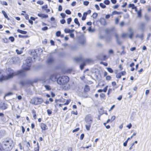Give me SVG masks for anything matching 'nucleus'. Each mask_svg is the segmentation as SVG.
<instances>
[{
	"label": "nucleus",
	"instance_id": "obj_1",
	"mask_svg": "<svg viewBox=\"0 0 151 151\" xmlns=\"http://www.w3.org/2000/svg\"><path fill=\"white\" fill-rule=\"evenodd\" d=\"M69 80V78L67 76H60L58 78L57 83L60 85H65L68 83Z\"/></svg>",
	"mask_w": 151,
	"mask_h": 151
},
{
	"label": "nucleus",
	"instance_id": "obj_2",
	"mask_svg": "<svg viewBox=\"0 0 151 151\" xmlns=\"http://www.w3.org/2000/svg\"><path fill=\"white\" fill-rule=\"evenodd\" d=\"M32 61V58L30 57H28L25 60V63H23L22 66V69L26 70H29L31 66Z\"/></svg>",
	"mask_w": 151,
	"mask_h": 151
},
{
	"label": "nucleus",
	"instance_id": "obj_3",
	"mask_svg": "<svg viewBox=\"0 0 151 151\" xmlns=\"http://www.w3.org/2000/svg\"><path fill=\"white\" fill-rule=\"evenodd\" d=\"M7 74V79H9L10 78H13L14 76H15L16 72H14V70L10 68H8L6 71Z\"/></svg>",
	"mask_w": 151,
	"mask_h": 151
},
{
	"label": "nucleus",
	"instance_id": "obj_4",
	"mask_svg": "<svg viewBox=\"0 0 151 151\" xmlns=\"http://www.w3.org/2000/svg\"><path fill=\"white\" fill-rule=\"evenodd\" d=\"M2 145L4 146H10L8 148L10 149L14 146L13 140L11 139L5 140L3 141Z\"/></svg>",
	"mask_w": 151,
	"mask_h": 151
},
{
	"label": "nucleus",
	"instance_id": "obj_5",
	"mask_svg": "<svg viewBox=\"0 0 151 151\" xmlns=\"http://www.w3.org/2000/svg\"><path fill=\"white\" fill-rule=\"evenodd\" d=\"M85 121L88 124H91L93 122V118L91 115L88 114L85 117Z\"/></svg>",
	"mask_w": 151,
	"mask_h": 151
},
{
	"label": "nucleus",
	"instance_id": "obj_6",
	"mask_svg": "<svg viewBox=\"0 0 151 151\" xmlns=\"http://www.w3.org/2000/svg\"><path fill=\"white\" fill-rule=\"evenodd\" d=\"M22 70H18L16 72L15 76H18L20 77H24L25 76V72Z\"/></svg>",
	"mask_w": 151,
	"mask_h": 151
},
{
	"label": "nucleus",
	"instance_id": "obj_7",
	"mask_svg": "<svg viewBox=\"0 0 151 151\" xmlns=\"http://www.w3.org/2000/svg\"><path fill=\"white\" fill-rule=\"evenodd\" d=\"M30 54L32 56L33 59H34L38 56L37 51H36L35 50H32L30 52Z\"/></svg>",
	"mask_w": 151,
	"mask_h": 151
},
{
	"label": "nucleus",
	"instance_id": "obj_8",
	"mask_svg": "<svg viewBox=\"0 0 151 151\" xmlns=\"http://www.w3.org/2000/svg\"><path fill=\"white\" fill-rule=\"evenodd\" d=\"M36 101V105L41 104L43 101V100L41 98L35 97Z\"/></svg>",
	"mask_w": 151,
	"mask_h": 151
},
{
	"label": "nucleus",
	"instance_id": "obj_9",
	"mask_svg": "<svg viewBox=\"0 0 151 151\" xmlns=\"http://www.w3.org/2000/svg\"><path fill=\"white\" fill-rule=\"evenodd\" d=\"M54 62V60L52 56H50L47 60V63L48 64H50Z\"/></svg>",
	"mask_w": 151,
	"mask_h": 151
},
{
	"label": "nucleus",
	"instance_id": "obj_10",
	"mask_svg": "<svg viewBox=\"0 0 151 151\" xmlns=\"http://www.w3.org/2000/svg\"><path fill=\"white\" fill-rule=\"evenodd\" d=\"M37 16L42 19H46L48 17V16L47 14L42 13H38L37 14Z\"/></svg>",
	"mask_w": 151,
	"mask_h": 151
},
{
	"label": "nucleus",
	"instance_id": "obj_11",
	"mask_svg": "<svg viewBox=\"0 0 151 151\" xmlns=\"http://www.w3.org/2000/svg\"><path fill=\"white\" fill-rule=\"evenodd\" d=\"M115 29L114 27H112L109 29H106L105 30V32L106 34H109L113 32Z\"/></svg>",
	"mask_w": 151,
	"mask_h": 151
},
{
	"label": "nucleus",
	"instance_id": "obj_12",
	"mask_svg": "<svg viewBox=\"0 0 151 151\" xmlns=\"http://www.w3.org/2000/svg\"><path fill=\"white\" fill-rule=\"evenodd\" d=\"M114 35L115 37L116 40L117 44L119 45H121L122 44V42L121 41H119V35L117 33H115Z\"/></svg>",
	"mask_w": 151,
	"mask_h": 151
},
{
	"label": "nucleus",
	"instance_id": "obj_13",
	"mask_svg": "<svg viewBox=\"0 0 151 151\" xmlns=\"http://www.w3.org/2000/svg\"><path fill=\"white\" fill-rule=\"evenodd\" d=\"M99 21L102 25L104 26L107 24L104 18H101Z\"/></svg>",
	"mask_w": 151,
	"mask_h": 151
},
{
	"label": "nucleus",
	"instance_id": "obj_14",
	"mask_svg": "<svg viewBox=\"0 0 151 151\" xmlns=\"http://www.w3.org/2000/svg\"><path fill=\"white\" fill-rule=\"evenodd\" d=\"M29 81L27 80L25 81H21L19 82V84L22 86H24L26 85L29 84L28 83Z\"/></svg>",
	"mask_w": 151,
	"mask_h": 151
},
{
	"label": "nucleus",
	"instance_id": "obj_15",
	"mask_svg": "<svg viewBox=\"0 0 151 151\" xmlns=\"http://www.w3.org/2000/svg\"><path fill=\"white\" fill-rule=\"evenodd\" d=\"M57 78L56 76L54 74L51 75L49 78L52 81H56L57 82Z\"/></svg>",
	"mask_w": 151,
	"mask_h": 151
},
{
	"label": "nucleus",
	"instance_id": "obj_16",
	"mask_svg": "<svg viewBox=\"0 0 151 151\" xmlns=\"http://www.w3.org/2000/svg\"><path fill=\"white\" fill-rule=\"evenodd\" d=\"M146 24V23L145 22L140 24L139 28L142 32H144L145 30V27Z\"/></svg>",
	"mask_w": 151,
	"mask_h": 151
},
{
	"label": "nucleus",
	"instance_id": "obj_17",
	"mask_svg": "<svg viewBox=\"0 0 151 151\" xmlns=\"http://www.w3.org/2000/svg\"><path fill=\"white\" fill-rule=\"evenodd\" d=\"M40 127L42 130H45L48 129L47 125L43 123H41Z\"/></svg>",
	"mask_w": 151,
	"mask_h": 151
},
{
	"label": "nucleus",
	"instance_id": "obj_18",
	"mask_svg": "<svg viewBox=\"0 0 151 151\" xmlns=\"http://www.w3.org/2000/svg\"><path fill=\"white\" fill-rule=\"evenodd\" d=\"M89 86L88 85H85L84 89L83 91L84 93H86L90 91Z\"/></svg>",
	"mask_w": 151,
	"mask_h": 151
},
{
	"label": "nucleus",
	"instance_id": "obj_19",
	"mask_svg": "<svg viewBox=\"0 0 151 151\" xmlns=\"http://www.w3.org/2000/svg\"><path fill=\"white\" fill-rule=\"evenodd\" d=\"M74 60L76 62H79L80 61H84V59L81 57H79L75 58Z\"/></svg>",
	"mask_w": 151,
	"mask_h": 151
},
{
	"label": "nucleus",
	"instance_id": "obj_20",
	"mask_svg": "<svg viewBox=\"0 0 151 151\" xmlns=\"http://www.w3.org/2000/svg\"><path fill=\"white\" fill-rule=\"evenodd\" d=\"M8 105L4 103L1 104V109L2 110H5L7 108Z\"/></svg>",
	"mask_w": 151,
	"mask_h": 151
},
{
	"label": "nucleus",
	"instance_id": "obj_21",
	"mask_svg": "<svg viewBox=\"0 0 151 151\" xmlns=\"http://www.w3.org/2000/svg\"><path fill=\"white\" fill-rule=\"evenodd\" d=\"M1 12L3 14L5 18H6L7 19V20H10V18L8 17L7 14L4 11L2 10Z\"/></svg>",
	"mask_w": 151,
	"mask_h": 151
},
{
	"label": "nucleus",
	"instance_id": "obj_22",
	"mask_svg": "<svg viewBox=\"0 0 151 151\" xmlns=\"http://www.w3.org/2000/svg\"><path fill=\"white\" fill-rule=\"evenodd\" d=\"M17 31L18 33H20L22 34H26L27 33V32L23 30L19 29H18L17 30Z\"/></svg>",
	"mask_w": 151,
	"mask_h": 151
},
{
	"label": "nucleus",
	"instance_id": "obj_23",
	"mask_svg": "<svg viewBox=\"0 0 151 151\" xmlns=\"http://www.w3.org/2000/svg\"><path fill=\"white\" fill-rule=\"evenodd\" d=\"M6 79H7L6 76H4L3 75H2L0 77V81L1 82Z\"/></svg>",
	"mask_w": 151,
	"mask_h": 151
},
{
	"label": "nucleus",
	"instance_id": "obj_24",
	"mask_svg": "<svg viewBox=\"0 0 151 151\" xmlns=\"http://www.w3.org/2000/svg\"><path fill=\"white\" fill-rule=\"evenodd\" d=\"M3 147H4L5 149V150L6 151H10L11 150H12L13 147H12L10 149L8 148L10 146H4L3 145Z\"/></svg>",
	"mask_w": 151,
	"mask_h": 151
},
{
	"label": "nucleus",
	"instance_id": "obj_25",
	"mask_svg": "<svg viewBox=\"0 0 151 151\" xmlns=\"http://www.w3.org/2000/svg\"><path fill=\"white\" fill-rule=\"evenodd\" d=\"M74 22L76 24H77L78 25V27H79V26H80V23L78 20V18H75L74 19Z\"/></svg>",
	"mask_w": 151,
	"mask_h": 151
},
{
	"label": "nucleus",
	"instance_id": "obj_26",
	"mask_svg": "<svg viewBox=\"0 0 151 151\" xmlns=\"http://www.w3.org/2000/svg\"><path fill=\"white\" fill-rule=\"evenodd\" d=\"M128 7L129 8H131L132 9H135L134 7L136 8V6H135L134 4H130L128 6Z\"/></svg>",
	"mask_w": 151,
	"mask_h": 151
},
{
	"label": "nucleus",
	"instance_id": "obj_27",
	"mask_svg": "<svg viewBox=\"0 0 151 151\" xmlns=\"http://www.w3.org/2000/svg\"><path fill=\"white\" fill-rule=\"evenodd\" d=\"M137 14L138 17L139 18H141L142 17V9H140L139 11H137Z\"/></svg>",
	"mask_w": 151,
	"mask_h": 151
},
{
	"label": "nucleus",
	"instance_id": "obj_28",
	"mask_svg": "<svg viewBox=\"0 0 151 151\" xmlns=\"http://www.w3.org/2000/svg\"><path fill=\"white\" fill-rule=\"evenodd\" d=\"M87 15V14H86V13L84 12L83 14V16L81 18L82 20L83 21L85 20Z\"/></svg>",
	"mask_w": 151,
	"mask_h": 151
},
{
	"label": "nucleus",
	"instance_id": "obj_29",
	"mask_svg": "<svg viewBox=\"0 0 151 151\" xmlns=\"http://www.w3.org/2000/svg\"><path fill=\"white\" fill-rule=\"evenodd\" d=\"M37 147H35L34 148V150L35 151H39V148L40 146L39 143L37 142Z\"/></svg>",
	"mask_w": 151,
	"mask_h": 151
},
{
	"label": "nucleus",
	"instance_id": "obj_30",
	"mask_svg": "<svg viewBox=\"0 0 151 151\" xmlns=\"http://www.w3.org/2000/svg\"><path fill=\"white\" fill-rule=\"evenodd\" d=\"M130 139H131L130 137L128 138L125 141V142L123 143V145L124 146H127L128 141H129V140Z\"/></svg>",
	"mask_w": 151,
	"mask_h": 151
},
{
	"label": "nucleus",
	"instance_id": "obj_31",
	"mask_svg": "<svg viewBox=\"0 0 151 151\" xmlns=\"http://www.w3.org/2000/svg\"><path fill=\"white\" fill-rule=\"evenodd\" d=\"M30 103L32 104L36 105V101L35 97L33 98L32 99H31Z\"/></svg>",
	"mask_w": 151,
	"mask_h": 151
},
{
	"label": "nucleus",
	"instance_id": "obj_32",
	"mask_svg": "<svg viewBox=\"0 0 151 151\" xmlns=\"http://www.w3.org/2000/svg\"><path fill=\"white\" fill-rule=\"evenodd\" d=\"M29 81L28 83H29V84L32 85L34 83H36L37 82V80H34L33 81H31L29 80Z\"/></svg>",
	"mask_w": 151,
	"mask_h": 151
},
{
	"label": "nucleus",
	"instance_id": "obj_33",
	"mask_svg": "<svg viewBox=\"0 0 151 151\" xmlns=\"http://www.w3.org/2000/svg\"><path fill=\"white\" fill-rule=\"evenodd\" d=\"M122 12H118L116 11H114L113 12V14L116 15H119L122 14Z\"/></svg>",
	"mask_w": 151,
	"mask_h": 151
},
{
	"label": "nucleus",
	"instance_id": "obj_34",
	"mask_svg": "<svg viewBox=\"0 0 151 151\" xmlns=\"http://www.w3.org/2000/svg\"><path fill=\"white\" fill-rule=\"evenodd\" d=\"M29 37V36H28L27 35H18V37L19 38H27L28 37Z\"/></svg>",
	"mask_w": 151,
	"mask_h": 151
},
{
	"label": "nucleus",
	"instance_id": "obj_35",
	"mask_svg": "<svg viewBox=\"0 0 151 151\" xmlns=\"http://www.w3.org/2000/svg\"><path fill=\"white\" fill-rule=\"evenodd\" d=\"M91 124H88V125H85L86 129L87 131H89L90 130L91 127Z\"/></svg>",
	"mask_w": 151,
	"mask_h": 151
},
{
	"label": "nucleus",
	"instance_id": "obj_36",
	"mask_svg": "<svg viewBox=\"0 0 151 151\" xmlns=\"http://www.w3.org/2000/svg\"><path fill=\"white\" fill-rule=\"evenodd\" d=\"M85 66V64L84 63H83L81 64L80 65V68L81 70H82L83 69L84 67Z\"/></svg>",
	"mask_w": 151,
	"mask_h": 151
},
{
	"label": "nucleus",
	"instance_id": "obj_37",
	"mask_svg": "<svg viewBox=\"0 0 151 151\" xmlns=\"http://www.w3.org/2000/svg\"><path fill=\"white\" fill-rule=\"evenodd\" d=\"M87 30L88 32H94L95 30V29H92L91 27L90 26L89 27Z\"/></svg>",
	"mask_w": 151,
	"mask_h": 151
},
{
	"label": "nucleus",
	"instance_id": "obj_38",
	"mask_svg": "<svg viewBox=\"0 0 151 151\" xmlns=\"http://www.w3.org/2000/svg\"><path fill=\"white\" fill-rule=\"evenodd\" d=\"M48 7V5L47 4H45V5H44L42 6V9L45 11L46 10V9Z\"/></svg>",
	"mask_w": 151,
	"mask_h": 151
},
{
	"label": "nucleus",
	"instance_id": "obj_39",
	"mask_svg": "<svg viewBox=\"0 0 151 151\" xmlns=\"http://www.w3.org/2000/svg\"><path fill=\"white\" fill-rule=\"evenodd\" d=\"M108 57L106 55H102V59H101V60H105L107 59Z\"/></svg>",
	"mask_w": 151,
	"mask_h": 151
},
{
	"label": "nucleus",
	"instance_id": "obj_40",
	"mask_svg": "<svg viewBox=\"0 0 151 151\" xmlns=\"http://www.w3.org/2000/svg\"><path fill=\"white\" fill-rule=\"evenodd\" d=\"M107 71L111 73H112L113 72V70L110 67H108L107 68Z\"/></svg>",
	"mask_w": 151,
	"mask_h": 151
},
{
	"label": "nucleus",
	"instance_id": "obj_41",
	"mask_svg": "<svg viewBox=\"0 0 151 151\" xmlns=\"http://www.w3.org/2000/svg\"><path fill=\"white\" fill-rule=\"evenodd\" d=\"M44 86L45 89L48 91H50L51 90V88L49 85H45Z\"/></svg>",
	"mask_w": 151,
	"mask_h": 151
},
{
	"label": "nucleus",
	"instance_id": "obj_42",
	"mask_svg": "<svg viewBox=\"0 0 151 151\" xmlns=\"http://www.w3.org/2000/svg\"><path fill=\"white\" fill-rule=\"evenodd\" d=\"M13 94V93L11 92H9L6 93L4 97V98H5V97L9 96Z\"/></svg>",
	"mask_w": 151,
	"mask_h": 151
},
{
	"label": "nucleus",
	"instance_id": "obj_43",
	"mask_svg": "<svg viewBox=\"0 0 151 151\" xmlns=\"http://www.w3.org/2000/svg\"><path fill=\"white\" fill-rule=\"evenodd\" d=\"M2 41L4 42L5 43H9V41L6 38H5L4 39L3 38L2 39Z\"/></svg>",
	"mask_w": 151,
	"mask_h": 151
},
{
	"label": "nucleus",
	"instance_id": "obj_44",
	"mask_svg": "<svg viewBox=\"0 0 151 151\" xmlns=\"http://www.w3.org/2000/svg\"><path fill=\"white\" fill-rule=\"evenodd\" d=\"M104 4L106 5H108L110 4V1L109 0H105L104 1Z\"/></svg>",
	"mask_w": 151,
	"mask_h": 151
},
{
	"label": "nucleus",
	"instance_id": "obj_45",
	"mask_svg": "<svg viewBox=\"0 0 151 151\" xmlns=\"http://www.w3.org/2000/svg\"><path fill=\"white\" fill-rule=\"evenodd\" d=\"M61 32L60 31H58L56 32V36L57 37H59L60 36Z\"/></svg>",
	"mask_w": 151,
	"mask_h": 151
},
{
	"label": "nucleus",
	"instance_id": "obj_46",
	"mask_svg": "<svg viewBox=\"0 0 151 151\" xmlns=\"http://www.w3.org/2000/svg\"><path fill=\"white\" fill-rule=\"evenodd\" d=\"M9 39L12 42H14L15 40V38L14 37L12 36L9 37Z\"/></svg>",
	"mask_w": 151,
	"mask_h": 151
},
{
	"label": "nucleus",
	"instance_id": "obj_47",
	"mask_svg": "<svg viewBox=\"0 0 151 151\" xmlns=\"http://www.w3.org/2000/svg\"><path fill=\"white\" fill-rule=\"evenodd\" d=\"M99 5L101 7L102 9H104L106 7V6L103 3H100L99 4Z\"/></svg>",
	"mask_w": 151,
	"mask_h": 151
},
{
	"label": "nucleus",
	"instance_id": "obj_48",
	"mask_svg": "<svg viewBox=\"0 0 151 151\" xmlns=\"http://www.w3.org/2000/svg\"><path fill=\"white\" fill-rule=\"evenodd\" d=\"M72 19L71 17H69L67 19V24H70L71 22L72 21Z\"/></svg>",
	"mask_w": 151,
	"mask_h": 151
},
{
	"label": "nucleus",
	"instance_id": "obj_49",
	"mask_svg": "<svg viewBox=\"0 0 151 151\" xmlns=\"http://www.w3.org/2000/svg\"><path fill=\"white\" fill-rule=\"evenodd\" d=\"M71 101L70 99H67L66 100V102L63 104L64 105H68L70 103Z\"/></svg>",
	"mask_w": 151,
	"mask_h": 151
},
{
	"label": "nucleus",
	"instance_id": "obj_50",
	"mask_svg": "<svg viewBox=\"0 0 151 151\" xmlns=\"http://www.w3.org/2000/svg\"><path fill=\"white\" fill-rule=\"evenodd\" d=\"M65 13L67 14L70 15L71 14V11L68 9H66L65 10Z\"/></svg>",
	"mask_w": 151,
	"mask_h": 151
},
{
	"label": "nucleus",
	"instance_id": "obj_51",
	"mask_svg": "<svg viewBox=\"0 0 151 151\" xmlns=\"http://www.w3.org/2000/svg\"><path fill=\"white\" fill-rule=\"evenodd\" d=\"M16 52L18 55H20L22 54L23 52V51L22 50H19L18 49L16 50Z\"/></svg>",
	"mask_w": 151,
	"mask_h": 151
},
{
	"label": "nucleus",
	"instance_id": "obj_52",
	"mask_svg": "<svg viewBox=\"0 0 151 151\" xmlns=\"http://www.w3.org/2000/svg\"><path fill=\"white\" fill-rule=\"evenodd\" d=\"M97 13L96 12H94L93 14L92 17L93 19H96L97 17Z\"/></svg>",
	"mask_w": 151,
	"mask_h": 151
},
{
	"label": "nucleus",
	"instance_id": "obj_53",
	"mask_svg": "<svg viewBox=\"0 0 151 151\" xmlns=\"http://www.w3.org/2000/svg\"><path fill=\"white\" fill-rule=\"evenodd\" d=\"M47 114L49 116H50L52 113V111L49 109H47Z\"/></svg>",
	"mask_w": 151,
	"mask_h": 151
},
{
	"label": "nucleus",
	"instance_id": "obj_54",
	"mask_svg": "<svg viewBox=\"0 0 151 151\" xmlns=\"http://www.w3.org/2000/svg\"><path fill=\"white\" fill-rule=\"evenodd\" d=\"M60 15L62 18H63V19H64L66 16V14L65 13H61L60 14Z\"/></svg>",
	"mask_w": 151,
	"mask_h": 151
},
{
	"label": "nucleus",
	"instance_id": "obj_55",
	"mask_svg": "<svg viewBox=\"0 0 151 151\" xmlns=\"http://www.w3.org/2000/svg\"><path fill=\"white\" fill-rule=\"evenodd\" d=\"M37 4H38L40 5H42L43 4L44 2L42 1L39 0L37 1Z\"/></svg>",
	"mask_w": 151,
	"mask_h": 151
},
{
	"label": "nucleus",
	"instance_id": "obj_56",
	"mask_svg": "<svg viewBox=\"0 0 151 151\" xmlns=\"http://www.w3.org/2000/svg\"><path fill=\"white\" fill-rule=\"evenodd\" d=\"M64 32L66 33H70V29L68 28H65L64 30Z\"/></svg>",
	"mask_w": 151,
	"mask_h": 151
},
{
	"label": "nucleus",
	"instance_id": "obj_57",
	"mask_svg": "<svg viewBox=\"0 0 151 151\" xmlns=\"http://www.w3.org/2000/svg\"><path fill=\"white\" fill-rule=\"evenodd\" d=\"M111 40V37H108L106 38V42H109Z\"/></svg>",
	"mask_w": 151,
	"mask_h": 151
},
{
	"label": "nucleus",
	"instance_id": "obj_58",
	"mask_svg": "<svg viewBox=\"0 0 151 151\" xmlns=\"http://www.w3.org/2000/svg\"><path fill=\"white\" fill-rule=\"evenodd\" d=\"M1 4L3 5L7 6L8 5L7 2L6 1H1Z\"/></svg>",
	"mask_w": 151,
	"mask_h": 151
},
{
	"label": "nucleus",
	"instance_id": "obj_59",
	"mask_svg": "<svg viewBox=\"0 0 151 151\" xmlns=\"http://www.w3.org/2000/svg\"><path fill=\"white\" fill-rule=\"evenodd\" d=\"M100 63L101 64L104 65L105 66H108V64L106 62H104L102 61H101L100 62Z\"/></svg>",
	"mask_w": 151,
	"mask_h": 151
},
{
	"label": "nucleus",
	"instance_id": "obj_60",
	"mask_svg": "<svg viewBox=\"0 0 151 151\" xmlns=\"http://www.w3.org/2000/svg\"><path fill=\"white\" fill-rule=\"evenodd\" d=\"M36 51H38L39 53L40 54L42 53L43 52V50L41 48H38V49H37L35 50Z\"/></svg>",
	"mask_w": 151,
	"mask_h": 151
},
{
	"label": "nucleus",
	"instance_id": "obj_61",
	"mask_svg": "<svg viewBox=\"0 0 151 151\" xmlns=\"http://www.w3.org/2000/svg\"><path fill=\"white\" fill-rule=\"evenodd\" d=\"M128 35V34H127L123 33L122 35L121 36L122 38H125Z\"/></svg>",
	"mask_w": 151,
	"mask_h": 151
},
{
	"label": "nucleus",
	"instance_id": "obj_62",
	"mask_svg": "<svg viewBox=\"0 0 151 151\" xmlns=\"http://www.w3.org/2000/svg\"><path fill=\"white\" fill-rule=\"evenodd\" d=\"M65 55V54L64 52H60L59 54V57H63Z\"/></svg>",
	"mask_w": 151,
	"mask_h": 151
},
{
	"label": "nucleus",
	"instance_id": "obj_63",
	"mask_svg": "<svg viewBox=\"0 0 151 151\" xmlns=\"http://www.w3.org/2000/svg\"><path fill=\"white\" fill-rule=\"evenodd\" d=\"M0 151H6L4 147L1 145H0Z\"/></svg>",
	"mask_w": 151,
	"mask_h": 151
},
{
	"label": "nucleus",
	"instance_id": "obj_64",
	"mask_svg": "<svg viewBox=\"0 0 151 151\" xmlns=\"http://www.w3.org/2000/svg\"><path fill=\"white\" fill-rule=\"evenodd\" d=\"M89 3V2L88 1H83V4L85 6H87L88 5Z\"/></svg>",
	"mask_w": 151,
	"mask_h": 151
}]
</instances>
